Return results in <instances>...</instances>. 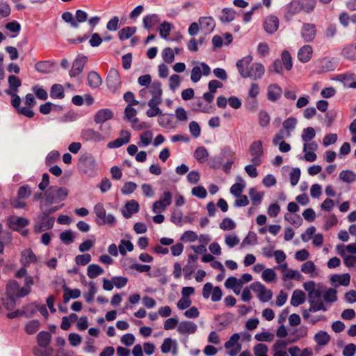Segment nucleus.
Wrapping results in <instances>:
<instances>
[{
  "label": "nucleus",
  "instance_id": "obj_38",
  "mask_svg": "<svg viewBox=\"0 0 356 356\" xmlns=\"http://www.w3.org/2000/svg\"><path fill=\"white\" fill-rule=\"evenodd\" d=\"M300 11H302V9L299 0H293L287 6L286 13L290 16L298 13Z\"/></svg>",
  "mask_w": 356,
  "mask_h": 356
},
{
  "label": "nucleus",
  "instance_id": "obj_9",
  "mask_svg": "<svg viewBox=\"0 0 356 356\" xmlns=\"http://www.w3.org/2000/svg\"><path fill=\"white\" fill-rule=\"evenodd\" d=\"M211 73V69L208 65L204 63H200V66H195L191 70V79L193 82L196 83L202 77V75L207 76Z\"/></svg>",
  "mask_w": 356,
  "mask_h": 356
},
{
  "label": "nucleus",
  "instance_id": "obj_23",
  "mask_svg": "<svg viewBox=\"0 0 356 356\" xmlns=\"http://www.w3.org/2000/svg\"><path fill=\"white\" fill-rule=\"evenodd\" d=\"M173 115L167 113H162L157 107V121L159 124L163 127H173Z\"/></svg>",
  "mask_w": 356,
  "mask_h": 356
},
{
  "label": "nucleus",
  "instance_id": "obj_12",
  "mask_svg": "<svg viewBox=\"0 0 356 356\" xmlns=\"http://www.w3.org/2000/svg\"><path fill=\"white\" fill-rule=\"evenodd\" d=\"M252 56L250 55L238 60L236 63V67L241 76L244 78L248 77L250 66L252 65Z\"/></svg>",
  "mask_w": 356,
  "mask_h": 356
},
{
  "label": "nucleus",
  "instance_id": "obj_55",
  "mask_svg": "<svg viewBox=\"0 0 356 356\" xmlns=\"http://www.w3.org/2000/svg\"><path fill=\"white\" fill-rule=\"evenodd\" d=\"M316 133L312 127H307L303 130L302 139L305 143L310 142L314 137Z\"/></svg>",
  "mask_w": 356,
  "mask_h": 356
},
{
  "label": "nucleus",
  "instance_id": "obj_58",
  "mask_svg": "<svg viewBox=\"0 0 356 356\" xmlns=\"http://www.w3.org/2000/svg\"><path fill=\"white\" fill-rule=\"evenodd\" d=\"M200 24L207 31H211L214 27V22L211 17H203L200 19Z\"/></svg>",
  "mask_w": 356,
  "mask_h": 356
},
{
  "label": "nucleus",
  "instance_id": "obj_15",
  "mask_svg": "<svg viewBox=\"0 0 356 356\" xmlns=\"http://www.w3.org/2000/svg\"><path fill=\"white\" fill-rule=\"evenodd\" d=\"M223 84L218 80H211L209 82L208 88L209 92L203 95V99L205 102H213L214 99V94L216 92L218 88H222Z\"/></svg>",
  "mask_w": 356,
  "mask_h": 356
},
{
  "label": "nucleus",
  "instance_id": "obj_17",
  "mask_svg": "<svg viewBox=\"0 0 356 356\" xmlns=\"http://www.w3.org/2000/svg\"><path fill=\"white\" fill-rule=\"evenodd\" d=\"M139 211V204L135 200L127 201L122 210V213L125 218H131Z\"/></svg>",
  "mask_w": 356,
  "mask_h": 356
},
{
  "label": "nucleus",
  "instance_id": "obj_25",
  "mask_svg": "<svg viewBox=\"0 0 356 356\" xmlns=\"http://www.w3.org/2000/svg\"><path fill=\"white\" fill-rule=\"evenodd\" d=\"M248 77L253 78L254 79H260L264 74L265 69L261 63H253L250 66Z\"/></svg>",
  "mask_w": 356,
  "mask_h": 356
},
{
  "label": "nucleus",
  "instance_id": "obj_45",
  "mask_svg": "<svg viewBox=\"0 0 356 356\" xmlns=\"http://www.w3.org/2000/svg\"><path fill=\"white\" fill-rule=\"evenodd\" d=\"M249 194H250L252 204L258 205L260 204V202L262 200L263 195H264L263 193L257 191L254 188H251L250 189Z\"/></svg>",
  "mask_w": 356,
  "mask_h": 356
},
{
  "label": "nucleus",
  "instance_id": "obj_28",
  "mask_svg": "<svg viewBox=\"0 0 356 356\" xmlns=\"http://www.w3.org/2000/svg\"><path fill=\"white\" fill-rule=\"evenodd\" d=\"M286 71H291L293 67V58L289 51L285 49L281 53V59H280Z\"/></svg>",
  "mask_w": 356,
  "mask_h": 356
},
{
  "label": "nucleus",
  "instance_id": "obj_21",
  "mask_svg": "<svg viewBox=\"0 0 356 356\" xmlns=\"http://www.w3.org/2000/svg\"><path fill=\"white\" fill-rule=\"evenodd\" d=\"M113 117V113L110 109H101L95 113L94 120L97 124H103L112 119Z\"/></svg>",
  "mask_w": 356,
  "mask_h": 356
},
{
  "label": "nucleus",
  "instance_id": "obj_27",
  "mask_svg": "<svg viewBox=\"0 0 356 356\" xmlns=\"http://www.w3.org/2000/svg\"><path fill=\"white\" fill-rule=\"evenodd\" d=\"M64 291L63 293V302L67 303L70 299H76L81 296V291L78 289H72L67 287L65 284L63 286Z\"/></svg>",
  "mask_w": 356,
  "mask_h": 356
},
{
  "label": "nucleus",
  "instance_id": "obj_29",
  "mask_svg": "<svg viewBox=\"0 0 356 356\" xmlns=\"http://www.w3.org/2000/svg\"><path fill=\"white\" fill-rule=\"evenodd\" d=\"M138 83L141 86L146 87V88H144V89L140 90V95L142 96H145L147 94L148 91H149L147 88L150 86V84H151V83L152 81V76L149 74L142 75V76L138 77Z\"/></svg>",
  "mask_w": 356,
  "mask_h": 356
},
{
  "label": "nucleus",
  "instance_id": "obj_13",
  "mask_svg": "<svg viewBox=\"0 0 356 356\" xmlns=\"http://www.w3.org/2000/svg\"><path fill=\"white\" fill-rule=\"evenodd\" d=\"M313 54V47L310 44H305L298 49L297 57L300 62L306 63L312 60Z\"/></svg>",
  "mask_w": 356,
  "mask_h": 356
},
{
  "label": "nucleus",
  "instance_id": "obj_8",
  "mask_svg": "<svg viewBox=\"0 0 356 356\" xmlns=\"http://www.w3.org/2000/svg\"><path fill=\"white\" fill-rule=\"evenodd\" d=\"M23 287H20L19 284L15 280H10L8 282L6 288V296L13 298H23L28 294H23Z\"/></svg>",
  "mask_w": 356,
  "mask_h": 356
},
{
  "label": "nucleus",
  "instance_id": "obj_32",
  "mask_svg": "<svg viewBox=\"0 0 356 356\" xmlns=\"http://www.w3.org/2000/svg\"><path fill=\"white\" fill-rule=\"evenodd\" d=\"M209 154L204 147H197L194 152V157L200 163H204L208 160Z\"/></svg>",
  "mask_w": 356,
  "mask_h": 356
},
{
  "label": "nucleus",
  "instance_id": "obj_16",
  "mask_svg": "<svg viewBox=\"0 0 356 356\" xmlns=\"http://www.w3.org/2000/svg\"><path fill=\"white\" fill-rule=\"evenodd\" d=\"M20 262L23 266L27 267L31 264H36L38 257L31 249L27 248L22 252Z\"/></svg>",
  "mask_w": 356,
  "mask_h": 356
},
{
  "label": "nucleus",
  "instance_id": "obj_26",
  "mask_svg": "<svg viewBox=\"0 0 356 356\" xmlns=\"http://www.w3.org/2000/svg\"><path fill=\"white\" fill-rule=\"evenodd\" d=\"M282 90L277 84H270L268 88L267 97L271 102H276L282 95Z\"/></svg>",
  "mask_w": 356,
  "mask_h": 356
},
{
  "label": "nucleus",
  "instance_id": "obj_37",
  "mask_svg": "<svg viewBox=\"0 0 356 356\" xmlns=\"http://www.w3.org/2000/svg\"><path fill=\"white\" fill-rule=\"evenodd\" d=\"M339 178L346 183H353L356 181V174L352 170H342L339 174Z\"/></svg>",
  "mask_w": 356,
  "mask_h": 356
},
{
  "label": "nucleus",
  "instance_id": "obj_50",
  "mask_svg": "<svg viewBox=\"0 0 356 356\" xmlns=\"http://www.w3.org/2000/svg\"><path fill=\"white\" fill-rule=\"evenodd\" d=\"M74 234L71 230H66L60 234V239L65 244L72 243L74 240Z\"/></svg>",
  "mask_w": 356,
  "mask_h": 356
},
{
  "label": "nucleus",
  "instance_id": "obj_22",
  "mask_svg": "<svg viewBox=\"0 0 356 356\" xmlns=\"http://www.w3.org/2000/svg\"><path fill=\"white\" fill-rule=\"evenodd\" d=\"M172 193L170 191H165L157 200V210L159 211H163L171 204Z\"/></svg>",
  "mask_w": 356,
  "mask_h": 356
},
{
  "label": "nucleus",
  "instance_id": "obj_7",
  "mask_svg": "<svg viewBox=\"0 0 356 356\" xmlns=\"http://www.w3.org/2000/svg\"><path fill=\"white\" fill-rule=\"evenodd\" d=\"M137 111L132 106H128L124 110V118L128 120L134 129H143L145 126L143 123L140 122L139 120L136 118Z\"/></svg>",
  "mask_w": 356,
  "mask_h": 356
},
{
  "label": "nucleus",
  "instance_id": "obj_61",
  "mask_svg": "<svg viewBox=\"0 0 356 356\" xmlns=\"http://www.w3.org/2000/svg\"><path fill=\"white\" fill-rule=\"evenodd\" d=\"M236 227L234 222L229 218H224L220 224V228L222 230H232Z\"/></svg>",
  "mask_w": 356,
  "mask_h": 356
},
{
  "label": "nucleus",
  "instance_id": "obj_40",
  "mask_svg": "<svg viewBox=\"0 0 356 356\" xmlns=\"http://www.w3.org/2000/svg\"><path fill=\"white\" fill-rule=\"evenodd\" d=\"M315 341L320 346H325L330 341V335L324 331H320L315 335Z\"/></svg>",
  "mask_w": 356,
  "mask_h": 356
},
{
  "label": "nucleus",
  "instance_id": "obj_64",
  "mask_svg": "<svg viewBox=\"0 0 356 356\" xmlns=\"http://www.w3.org/2000/svg\"><path fill=\"white\" fill-rule=\"evenodd\" d=\"M162 57L163 59L168 63H172L175 59V55L173 50L170 48L167 47L164 49V50L162 52Z\"/></svg>",
  "mask_w": 356,
  "mask_h": 356
},
{
  "label": "nucleus",
  "instance_id": "obj_42",
  "mask_svg": "<svg viewBox=\"0 0 356 356\" xmlns=\"http://www.w3.org/2000/svg\"><path fill=\"white\" fill-rule=\"evenodd\" d=\"M270 122V117L269 114L264 110H261L258 113V122L261 127H266L269 125Z\"/></svg>",
  "mask_w": 356,
  "mask_h": 356
},
{
  "label": "nucleus",
  "instance_id": "obj_30",
  "mask_svg": "<svg viewBox=\"0 0 356 356\" xmlns=\"http://www.w3.org/2000/svg\"><path fill=\"white\" fill-rule=\"evenodd\" d=\"M104 273V269L97 264H90L87 268V275L90 279H95Z\"/></svg>",
  "mask_w": 356,
  "mask_h": 356
},
{
  "label": "nucleus",
  "instance_id": "obj_19",
  "mask_svg": "<svg viewBox=\"0 0 356 356\" xmlns=\"http://www.w3.org/2000/svg\"><path fill=\"white\" fill-rule=\"evenodd\" d=\"M87 62V58L86 56L78 57L73 63L72 67L70 72L71 76H76L80 74Z\"/></svg>",
  "mask_w": 356,
  "mask_h": 356
},
{
  "label": "nucleus",
  "instance_id": "obj_14",
  "mask_svg": "<svg viewBox=\"0 0 356 356\" xmlns=\"http://www.w3.org/2000/svg\"><path fill=\"white\" fill-rule=\"evenodd\" d=\"M280 21L277 16L270 15L264 21V29L269 34L276 32L279 28Z\"/></svg>",
  "mask_w": 356,
  "mask_h": 356
},
{
  "label": "nucleus",
  "instance_id": "obj_1",
  "mask_svg": "<svg viewBox=\"0 0 356 356\" xmlns=\"http://www.w3.org/2000/svg\"><path fill=\"white\" fill-rule=\"evenodd\" d=\"M68 195V190L65 187L51 186L44 193V203L51 204L53 203L63 201Z\"/></svg>",
  "mask_w": 356,
  "mask_h": 356
},
{
  "label": "nucleus",
  "instance_id": "obj_62",
  "mask_svg": "<svg viewBox=\"0 0 356 356\" xmlns=\"http://www.w3.org/2000/svg\"><path fill=\"white\" fill-rule=\"evenodd\" d=\"M140 143L143 146L149 145L153 139V133L151 131H145L140 136Z\"/></svg>",
  "mask_w": 356,
  "mask_h": 356
},
{
  "label": "nucleus",
  "instance_id": "obj_56",
  "mask_svg": "<svg viewBox=\"0 0 356 356\" xmlns=\"http://www.w3.org/2000/svg\"><path fill=\"white\" fill-rule=\"evenodd\" d=\"M225 347L226 349L228 350V354L230 356H235L236 355L241 349V344H233L228 342H225Z\"/></svg>",
  "mask_w": 356,
  "mask_h": 356
},
{
  "label": "nucleus",
  "instance_id": "obj_46",
  "mask_svg": "<svg viewBox=\"0 0 356 356\" xmlns=\"http://www.w3.org/2000/svg\"><path fill=\"white\" fill-rule=\"evenodd\" d=\"M135 27H124L118 32L119 38L121 40H127L129 38L135 33Z\"/></svg>",
  "mask_w": 356,
  "mask_h": 356
},
{
  "label": "nucleus",
  "instance_id": "obj_59",
  "mask_svg": "<svg viewBox=\"0 0 356 356\" xmlns=\"http://www.w3.org/2000/svg\"><path fill=\"white\" fill-rule=\"evenodd\" d=\"M144 26L149 31L154 29L156 25V17L154 15H147L143 19Z\"/></svg>",
  "mask_w": 356,
  "mask_h": 356
},
{
  "label": "nucleus",
  "instance_id": "obj_52",
  "mask_svg": "<svg viewBox=\"0 0 356 356\" xmlns=\"http://www.w3.org/2000/svg\"><path fill=\"white\" fill-rule=\"evenodd\" d=\"M106 82L111 88H118L120 85V76L118 74L115 73L113 75H108L106 78Z\"/></svg>",
  "mask_w": 356,
  "mask_h": 356
},
{
  "label": "nucleus",
  "instance_id": "obj_20",
  "mask_svg": "<svg viewBox=\"0 0 356 356\" xmlns=\"http://www.w3.org/2000/svg\"><path fill=\"white\" fill-rule=\"evenodd\" d=\"M197 330V325L191 321H181L177 326V331L181 334H193Z\"/></svg>",
  "mask_w": 356,
  "mask_h": 356
},
{
  "label": "nucleus",
  "instance_id": "obj_44",
  "mask_svg": "<svg viewBox=\"0 0 356 356\" xmlns=\"http://www.w3.org/2000/svg\"><path fill=\"white\" fill-rule=\"evenodd\" d=\"M38 343L40 346H47L51 339V334L48 332H40L37 336Z\"/></svg>",
  "mask_w": 356,
  "mask_h": 356
},
{
  "label": "nucleus",
  "instance_id": "obj_10",
  "mask_svg": "<svg viewBox=\"0 0 356 356\" xmlns=\"http://www.w3.org/2000/svg\"><path fill=\"white\" fill-rule=\"evenodd\" d=\"M316 35V27L314 24L305 23L301 29V36L305 42L314 41Z\"/></svg>",
  "mask_w": 356,
  "mask_h": 356
},
{
  "label": "nucleus",
  "instance_id": "obj_53",
  "mask_svg": "<svg viewBox=\"0 0 356 356\" xmlns=\"http://www.w3.org/2000/svg\"><path fill=\"white\" fill-rule=\"evenodd\" d=\"M95 244V240L92 238L86 239L80 243L79 250L81 252H86L90 250Z\"/></svg>",
  "mask_w": 356,
  "mask_h": 356
},
{
  "label": "nucleus",
  "instance_id": "obj_11",
  "mask_svg": "<svg viewBox=\"0 0 356 356\" xmlns=\"http://www.w3.org/2000/svg\"><path fill=\"white\" fill-rule=\"evenodd\" d=\"M131 139V133L127 130H122L120 136L115 140L109 142L107 147L110 149L118 148L129 143Z\"/></svg>",
  "mask_w": 356,
  "mask_h": 356
},
{
  "label": "nucleus",
  "instance_id": "obj_5",
  "mask_svg": "<svg viewBox=\"0 0 356 356\" xmlns=\"http://www.w3.org/2000/svg\"><path fill=\"white\" fill-rule=\"evenodd\" d=\"M249 152L252 156V163L254 165H261L262 163L261 157L264 155V148L261 140H255L250 146Z\"/></svg>",
  "mask_w": 356,
  "mask_h": 356
},
{
  "label": "nucleus",
  "instance_id": "obj_54",
  "mask_svg": "<svg viewBox=\"0 0 356 356\" xmlns=\"http://www.w3.org/2000/svg\"><path fill=\"white\" fill-rule=\"evenodd\" d=\"M240 180L241 183H235L230 188V193L235 197L239 196L241 194H242V192L245 186L243 181L241 179Z\"/></svg>",
  "mask_w": 356,
  "mask_h": 356
},
{
  "label": "nucleus",
  "instance_id": "obj_47",
  "mask_svg": "<svg viewBox=\"0 0 356 356\" xmlns=\"http://www.w3.org/2000/svg\"><path fill=\"white\" fill-rule=\"evenodd\" d=\"M91 255L88 253H85L76 256L74 261L78 266H86L91 261Z\"/></svg>",
  "mask_w": 356,
  "mask_h": 356
},
{
  "label": "nucleus",
  "instance_id": "obj_43",
  "mask_svg": "<svg viewBox=\"0 0 356 356\" xmlns=\"http://www.w3.org/2000/svg\"><path fill=\"white\" fill-rule=\"evenodd\" d=\"M3 307L8 312L13 311L16 305V301L15 298L9 296H6L5 298H2Z\"/></svg>",
  "mask_w": 356,
  "mask_h": 356
},
{
  "label": "nucleus",
  "instance_id": "obj_2",
  "mask_svg": "<svg viewBox=\"0 0 356 356\" xmlns=\"http://www.w3.org/2000/svg\"><path fill=\"white\" fill-rule=\"evenodd\" d=\"M323 293L320 289H313L309 292L308 299L310 304L309 311L316 312L319 310L326 311L327 308L324 305Z\"/></svg>",
  "mask_w": 356,
  "mask_h": 356
},
{
  "label": "nucleus",
  "instance_id": "obj_24",
  "mask_svg": "<svg viewBox=\"0 0 356 356\" xmlns=\"http://www.w3.org/2000/svg\"><path fill=\"white\" fill-rule=\"evenodd\" d=\"M287 342L284 340H277L273 346V356H289L286 352Z\"/></svg>",
  "mask_w": 356,
  "mask_h": 356
},
{
  "label": "nucleus",
  "instance_id": "obj_35",
  "mask_svg": "<svg viewBox=\"0 0 356 356\" xmlns=\"http://www.w3.org/2000/svg\"><path fill=\"white\" fill-rule=\"evenodd\" d=\"M120 253L124 256L127 252H131L134 250V245L129 240L122 239L118 245Z\"/></svg>",
  "mask_w": 356,
  "mask_h": 356
},
{
  "label": "nucleus",
  "instance_id": "obj_18",
  "mask_svg": "<svg viewBox=\"0 0 356 356\" xmlns=\"http://www.w3.org/2000/svg\"><path fill=\"white\" fill-rule=\"evenodd\" d=\"M8 88L6 90V93L17 92L21 87L22 79L15 74H10L8 77Z\"/></svg>",
  "mask_w": 356,
  "mask_h": 356
},
{
  "label": "nucleus",
  "instance_id": "obj_60",
  "mask_svg": "<svg viewBox=\"0 0 356 356\" xmlns=\"http://www.w3.org/2000/svg\"><path fill=\"white\" fill-rule=\"evenodd\" d=\"M253 350L255 356H268V347L264 343L257 344Z\"/></svg>",
  "mask_w": 356,
  "mask_h": 356
},
{
  "label": "nucleus",
  "instance_id": "obj_6",
  "mask_svg": "<svg viewBox=\"0 0 356 356\" xmlns=\"http://www.w3.org/2000/svg\"><path fill=\"white\" fill-rule=\"evenodd\" d=\"M212 102H205L202 97H196L194 99L191 105V110L195 113H211L213 107L211 105Z\"/></svg>",
  "mask_w": 356,
  "mask_h": 356
},
{
  "label": "nucleus",
  "instance_id": "obj_36",
  "mask_svg": "<svg viewBox=\"0 0 356 356\" xmlns=\"http://www.w3.org/2000/svg\"><path fill=\"white\" fill-rule=\"evenodd\" d=\"M225 285L227 288L234 289L236 293H238L240 288L241 286V282L237 280L235 277H229L225 281Z\"/></svg>",
  "mask_w": 356,
  "mask_h": 356
},
{
  "label": "nucleus",
  "instance_id": "obj_63",
  "mask_svg": "<svg viewBox=\"0 0 356 356\" xmlns=\"http://www.w3.org/2000/svg\"><path fill=\"white\" fill-rule=\"evenodd\" d=\"M325 302H333L337 300V291L334 289H327L323 296Z\"/></svg>",
  "mask_w": 356,
  "mask_h": 356
},
{
  "label": "nucleus",
  "instance_id": "obj_51",
  "mask_svg": "<svg viewBox=\"0 0 356 356\" xmlns=\"http://www.w3.org/2000/svg\"><path fill=\"white\" fill-rule=\"evenodd\" d=\"M302 10L306 13L312 12L316 6V0H301L300 1Z\"/></svg>",
  "mask_w": 356,
  "mask_h": 356
},
{
  "label": "nucleus",
  "instance_id": "obj_39",
  "mask_svg": "<svg viewBox=\"0 0 356 356\" xmlns=\"http://www.w3.org/2000/svg\"><path fill=\"white\" fill-rule=\"evenodd\" d=\"M88 84L90 87L97 88L102 83V79L95 72H90L88 76Z\"/></svg>",
  "mask_w": 356,
  "mask_h": 356
},
{
  "label": "nucleus",
  "instance_id": "obj_48",
  "mask_svg": "<svg viewBox=\"0 0 356 356\" xmlns=\"http://www.w3.org/2000/svg\"><path fill=\"white\" fill-rule=\"evenodd\" d=\"M157 29L159 31L160 35L162 38L167 39L171 32L172 25L170 23L165 22L162 23Z\"/></svg>",
  "mask_w": 356,
  "mask_h": 356
},
{
  "label": "nucleus",
  "instance_id": "obj_57",
  "mask_svg": "<svg viewBox=\"0 0 356 356\" xmlns=\"http://www.w3.org/2000/svg\"><path fill=\"white\" fill-rule=\"evenodd\" d=\"M261 277L266 282H271L275 280L276 273L273 269L267 268L262 272Z\"/></svg>",
  "mask_w": 356,
  "mask_h": 356
},
{
  "label": "nucleus",
  "instance_id": "obj_33",
  "mask_svg": "<svg viewBox=\"0 0 356 356\" xmlns=\"http://www.w3.org/2000/svg\"><path fill=\"white\" fill-rule=\"evenodd\" d=\"M350 276L348 273H345L342 275H334L331 277V281L333 283H338L342 286H348L350 284Z\"/></svg>",
  "mask_w": 356,
  "mask_h": 356
},
{
  "label": "nucleus",
  "instance_id": "obj_34",
  "mask_svg": "<svg viewBox=\"0 0 356 356\" xmlns=\"http://www.w3.org/2000/svg\"><path fill=\"white\" fill-rule=\"evenodd\" d=\"M50 96L53 99H63L65 96L64 88L60 84H54L51 88Z\"/></svg>",
  "mask_w": 356,
  "mask_h": 356
},
{
  "label": "nucleus",
  "instance_id": "obj_41",
  "mask_svg": "<svg viewBox=\"0 0 356 356\" xmlns=\"http://www.w3.org/2000/svg\"><path fill=\"white\" fill-rule=\"evenodd\" d=\"M235 11L232 8H223L220 21L222 22H230L235 18Z\"/></svg>",
  "mask_w": 356,
  "mask_h": 356
},
{
  "label": "nucleus",
  "instance_id": "obj_3",
  "mask_svg": "<svg viewBox=\"0 0 356 356\" xmlns=\"http://www.w3.org/2000/svg\"><path fill=\"white\" fill-rule=\"evenodd\" d=\"M94 211L97 216L96 222L98 225H113L115 219L111 214H106V211L102 203H97L94 207Z\"/></svg>",
  "mask_w": 356,
  "mask_h": 356
},
{
  "label": "nucleus",
  "instance_id": "obj_31",
  "mask_svg": "<svg viewBox=\"0 0 356 356\" xmlns=\"http://www.w3.org/2000/svg\"><path fill=\"white\" fill-rule=\"evenodd\" d=\"M305 300V293L301 290H296L293 291L291 304L293 306L297 307L302 304Z\"/></svg>",
  "mask_w": 356,
  "mask_h": 356
},
{
  "label": "nucleus",
  "instance_id": "obj_4",
  "mask_svg": "<svg viewBox=\"0 0 356 356\" xmlns=\"http://www.w3.org/2000/svg\"><path fill=\"white\" fill-rule=\"evenodd\" d=\"M250 288L257 293L258 298L261 302H268L273 297V292L270 289H268L264 284L259 282L252 283Z\"/></svg>",
  "mask_w": 356,
  "mask_h": 356
},
{
  "label": "nucleus",
  "instance_id": "obj_49",
  "mask_svg": "<svg viewBox=\"0 0 356 356\" xmlns=\"http://www.w3.org/2000/svg\"><path fill=\"white\" fill-rule=\"evenodd\" d=\"M40 327V322L38 320H33L29 321L25 325V331L29 334H33L35 333Z\"/></svg>",
  "mask_w": 356,
  "mask_h": 356
}]
</instances>
